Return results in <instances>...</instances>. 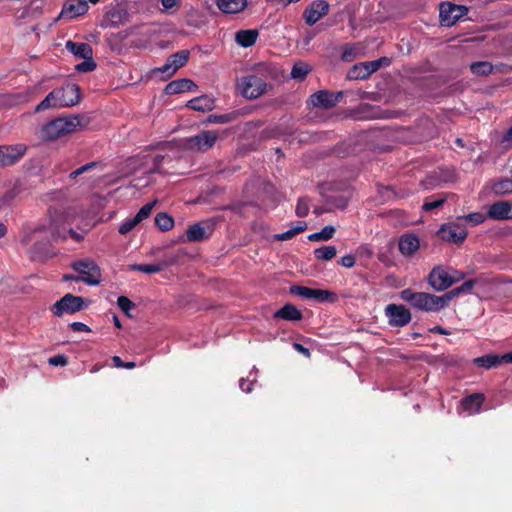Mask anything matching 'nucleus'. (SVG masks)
Here are the masks:
<instances>
[{
    "label": "nucleus",
    "mask_w": 512,
    "mask_h": 512,
    "mask_svg": "<svg viewBox=\"0 0 512 512\" xmlns=\"http://www.w3.org/2000/svg\"><path fill=\"white\" fill-rule=\"evenodd\" d=\"M253 383L254 381H250L248 379H245V378H241L239 380V387L242 391L246 392V393H249L252 391V386H253Z\"/></svg>",
    "instance_id": "nucleus-58"
},
{
    "label": "nucleus",
    "mask_w": 512,
    "mask_h": 512,
    "mask_svg": "<svg viewBox=\"0 0 512 512\" xmlns=\"http://www.w3.org/2000/svg\"><path fill=\"white\" fill-rule=\"evenodd\" d=\"M326 204L331 208L345 209L348 205V197L342 194L328 195L325 200Z\"/></svg>",
    "instance_id": "nucleus-40"
},
{
    "label": "nucleus",
    "mask_w": 512,
    "mask_h": 512,
    "mask_svg": "<svg viewBox=\"0 0 512 512\" xmlns=\"http://www.w3.org/2000/svg\"><path fill=\"white\" fill-rule=\"evenodd\" d=\"M187 107L195 111H210L214 108V101L208 96H200L188 101Z\"/></svg>",
    "instance_id": "nucleus-30"
},
{
    "label": "nucleus",
    "mask_w": 512,
    "mask_h": 512,
    "mask_svg": "<svg viewBox=\"0 0 512 512\" xmlns=\"http://www.w3.org/2000/svg\"><path fill=\"white\" fill-rule=\"evenodd\" d=\"M445 203V198H438L430 201H426L423 204V210L426 212L432 211L434 209H437L441 207Z\"/></svg>",
    "instance_id": "nucleus-52"
},
{
    "label": "nucleus",
    "mask_w": 512,
    "mask_h": 512,
    "mask_svg": "<svg viewBox=\"0 0 512 512\" xmlns=\"http://www.w3.org/2000/svg\"><path fill=\"white\" fill-rule=\"evenodd\" d=\"M294 230V233L300 234L304 232L307 229V223L305 221H298L296 223V226L292 228Z\"/></svg>",
    "instance_id": "nucleus-60"
},
{
    "label": "nucleus",
    "mask_w": 512,
    "mask_h": 512,
    "mask_svg": "<svg viewBox=\"0 0 512 512\" xmlns=\"http://www.w3.org/2000/svg\"><path fill=\"white\" fill-rule=\"evenodd\" d=\"M389 325L403 327L411 321V313L404 305L389 304L385 308Z\"/></svg>",
    "instance_id": "nucleus-11"
},
{
    "label": "nucleus",
    "mask_w": 512,
    "mask_h": 512,
    "mask_svg": "<svg viewBox=\"0 0 512 512\" xmlns=\"http://www.w3.org/2000/svg\"><path fill=\"white\" fill-rule=\"evenodd\" d=\"M337 254L335 246H322L314 250V256L318 260L330 261Z\"/></svg>",
    "instance_id": "nucleus-38"
},
{
    "label": "nucleus",
    "mask_w": 512,
    "mask_h": 512,
    "mask_svg": "<svg viewBox=\"0 0 512 512\" xmlns=\"http://www.w3.org/2000/svg\"><path fill=\"white\" fill-rule=\"evenodd\" d=\"M418 293L419 292H414L410 288H407L401 291L400 296L404 301L409 302L414 307Z\"/></svg>",
    "instance_id": "nucleus-51"
},
{
    "label": "nucleus",
    "mask_w": 512,
    "mask_h": 512,
    "mask_svg": "<svg viewBox=\"0 0 512 512\" xmlns=\"http://www.w3.org/2000/svg\"><path fill=\"white\" fill-rule=\"evenodd\" d=\"M378 62H362L355 64L348 73L350 79L364 80L367 79L377 71Z\"/></svg>",
    "instance_id": "nucleus-22"
},
{
    "label": "nucleus",
    "mask_w": 512,
    "mask_h": 512,
    "mask_svg": "<svg viewBox=\"0 0 512 512\" xmlns=\"http://www.w3.org/2000/svg\"><path fill=\"white\" fill-rule=\"evenodd\" d=\"M27 150L24 144L0 146V166H11L20 161Z\"/></svg>",
    "instance_id": "nucleus-12"
},
{
    "label": "nucleus",
    "mask_w": 512,
    "mask_h": 512,
    "mask_svg": "<svg viewBox=\"0 0 512 512\" xmlns=\"http://www.w3.org/2000/svg\"><path fill=\"white\" fill-rule=\"evenodd\" d=\"M296 234L294 233V230L291 228L283 233L275 234L274 239L277 241H287L295 237Z\"/></svg>",
    "instance_id": "nucleus-56"
},
{
    "label": "nucleus",
    "mask_w": 512,
    "mask_h": 512,
    "mask_svg": "<svg viewBox=\"0 0 512 512\" xmlns=\"http://www.w3.org/2000/svg\"><path fill=\"white\" fill-rule=\"evenodd\" d=\"M452 280H455V283L463 280L466 277V274L464 272L453 270Z\"/></svg>",
    "instance_id": "nucleus-63"
},
{
    "label": "nucleus",
    "mask_w": 512,
    "mask_h": 512,
    "mask_svg": "<svg viewBox=\"0 0 512 512\" xmlns=\"http://www.w3.org/2000/svg\"><path fill=\"white\" fill-rule=\"evenodd\" d=\"M309 69L307 65L304 64H295L291 70V76L294 79L303 80L308 74Z\"/></svg>",
    "instance_id": "nucleus-47"
},
{
    "label": "nucleus",
    "mask_w": 512,
    "mask_h": 512,
    "mask_svg": "<svg viewBox=\"0 0 512 512\" xmlns=\"http://www.w3.org/2000/svg\"><path fill=\"white\" fill-rule=\"evenodd\" d=\"M468 231L465 225L457 222L444 223L437 231V236L441 240L456 245L462 244L467 238Z\"/></svg>",
    "instance_id": "nucleus-8"
},
{
    "label": "nucleus",
    "mask_w": 512,
    "mask_h": 512,
    "mask_svg": "<svg viewBox=\"0 0 512 512\" xmlns=\"http://www.w3.org/2000/svg\"><path fill=\"white\" fill-rule=\"evenodd\" d=\"M98 164H99L98 162H96V161H92V162H89V163H87V164L82 165L81 167H79V170H80V172L83 174V173H85V172H87V171H89V170H91V169L95 168Z\"/></svg>",
    "instance_id": "nucleus-61"
},
{
    "label": "nucleus",
    "mask_w": 512,
    "mask_h": 512,
    "mask_svg": "<svg viewBox=\"0 0 512 512\" xmlns=\"http://www.w3.org/2000/svg\"><path fill=\"white\" fill-rule=\"evenodd\" d=\"M219 10L225 14H236L247 7V0H216Z\"/></svg>",
    "instance_id": "nucleus-26"
},
{
    "label": "nucleus",
    "mask_w": 512,
    "mask_h": 512,
    "mask_svg": "<svg viewBox=\"0 0 512 512\" xmlns=\"http://www.w3.org/2000/svg\"><path fill=\"white\" fill-rule=\"evenodd\" d=\"M473 362L478 367H482L485 369H490L501 365L500 357L499 355L496 354H486L481 357H477L473 360Z\"/></svg>",
    "instance_id": "nucleus-32"
},
{
    "label": "nucleus",
    "mask_w": 512,
    "mask_h": 512,
    "mask_svg": "<svg viewBox=\"0 0 512 512\" xmlns=\"http://www.w3.org/2000/svg\"><path fill=\"white\" fill-rule=\"evenodd\" d=\"M48 362L52 366H66L68 364V357L64 354H58L49 358Z\"/></svg>",
    "instance_id": "nucleus-54"
},
{
    "label": "nucleus",
    "mask_w": 512,
    "mask_h": 512,
    "mask_svg": "<svg viewBox=\"0 0 512 512\" xmlns=\"http://www.w3.org/2000/svg\"><path fill=\"white\" fill-rule=\"evenodd\" d=\"M289 292L292 295L300 296L306 299H313L319 303H333L337 300L336 293L332 291L323 289H313L301 285H292L289 288Z\"/></svg>",
    "instance_id": "nucleus-7"
},
{
    "label": "nucleus",
    "mask_w": 512,
    "mask_h": 512,
    "mask_svg": "<svg viewBox=\"0 0 512 512\" xmlns=\"http://www.w3.org/2000/svg\"><path fill=\"white\" fill-rule=\"evenodd\" d=\"M488 216L484 215L481 212H473L469 213L468 215L464 216V219L469 221L472 225H479L483 223Z\"/></svg>",
    "instance_id": "nucleus-50"
},
{
    "label": "nucleus",
    "mask_w": 512,
    "mask_h": 512,
    "mask_svg": "<svg viewBox=\"0 0 512 512\" xmlns=\"http://www.w3.org/2000/svg\"><path fill=\"white\" fill-rule=\"evenodd\" d=\"M267 82L258 75L248 74L236 80V88L246 99L254 100L267 91Z\"/></svg>",
    "instance_id": "nucleus-2"
},
{
    "label": "nucleus",
    "mask_w": 512,
    "mask_h": 512,
    "mask_svg": "<svg viewBox=\"0 0 512 512\" xmlns=\"http://www.w3.org/2000/svg\"><path fill=\"white\" fill-rule=\"evenodd\" d=\"M155 204L156 201L148 202L140 208V210L135 215V218L138 220L139 223H141L143 220L150 216Z\"/></svg>",
    "instance_id": "nucleus-43"
},
{
    "label": "nucleus",
    "mask_w": 512,
    "mask_h": 512,
    "mask_svg": "<svg viewBox=\"0 0 512 512\" xmlns=\"http://www.w3.org/2000/svg\"><path fill=\"white\" fill-rule=\"evenodd\" d=\"M470 70L477 76H488L493 72V66L488 61H478L470 65Z\"/></svg>",
    "instance_id": "nucleus-36"
},
{
    "label": "nucleus",
    "mask_w": 512,
    "mask_h": 512,
    "mask_svg": "<svg viewBox=\"0 0 512 512\" xmlns=\"http://www.w3.org/2000/svg\"><path fill=\"white\" fill-rule=\"evenodd\" d=\"M58 92L52 90L35 108V112H41L50 108H60Z\"/></svg>",
    "instance_id": "nucleus-31"
},
{
    "label": "nucleus",
    "mask_w": 512,
    "mask_h": 512,
    "mask_svg": "<svg viewBox=\"0 0 512 512\" xmlns=\"http://www.w3.org/2000/svg\"><path fill=\"white\" fill-rule=\"evenodd\" d=\"M89 9L86 0H67L61 10L60 18L74 19L87 13Z\"/></svg>",
    "instance_id": "nucleus-19"
},
{
    "label": "nucleus",
    "mask_w": 512,
    "mask_h": 512,
    "mask_svg": "<svg viewBox=\"0 0 512 512\" xmlns=\"http://www.w3.org/2000/svg\"><path fill=\"white\" fill-rule=\"evenodd\" d=\"M65 48L77 58L81 59L89 58L93 55L92 47L85 42H74L72 40H68L65 44Z\"/></svg>",
    "instance_id": "nucleus-24"
},
{
    "label": "nucleus",
    "mask_w": 512,
    "mask_h": 512,
    "mask_svg": "<svg viewBox=\"0 0 512 512\" xmlns=\"http://www.w3.org/2000/svg\"><path fill=\"white\" fill-rule=\"evenodd\" d=\"M55 90L58 92L59 104L62 107L75 106L80 102V87L75 83H66Z\"/></svg>",
    "instance_id": "nucleus-15"
},
{
    "label": "nucleus",
    "mask_w": 512,
    "mask_h": 512,
    "mask_svg": "<svg viewBox=\"0 0 512 512\" xmlns=\"http://www.w3.org/2000/svg\"><path fill=\"white\" fill-rule=\"evenodd\" d=\"M154 73H161V74H164L165 77L170 78L176 72L174 71V69H172V65H171L170 61L167 59L166 63L162 67L156 68L154 70Z\"/></svg>",
    "instance_id": "nucleus-53"
},
{
    "label": "nucleus",
    "mask_w": 512,
    "mask_h": 512,
    "mask_svg": "<svg viewBox=\"0 0 512 512\" xmlns=\"http://www.w3.org/2000/svg\"><path fill=\"white\" fill-rule=\"evenodd\" d=\"M117 305L123 313L131 317L130 310L135 308V304L126 296H120L117 299Z\"/></svg>",
    "instance_id": "nucleus-44"
},
{
    "label": "nucleus",
    "mask_w": 512,
    "mask_h": 512,
    "mask_svg": "<svg viewBox=\"0 0 512 512\" xmlns=\"http://www.w3.org/2000/svg\"><path fill=\"white\" fill-rule=\"evenodd\" d=\"M467 12L468 9L466 6L444 2L440 6L441 22L445 26H451L455 24Z\"/></svg>",
    "instance_id": "nucleus-14"
},
{
    "label": "nucleus",
    "mask_w": 512,
    "mask_h": 512,
    "mask_svg": "<svg viewBox=\"0 0 512 512\" xmlns=\"http://www.w3.org/2000/svg\"><path fill=\"white\" fill-rule=\"evenodd\" d=\"M420 248V239L413 233H404L398 241L400 253L406 257L413 256Z\"/></svg>",
    "instance_id": "nucleus-20"
},
{
    "label": "nucleus",
    "mask_w": 512,
    "mask_h": 512,
    "mask_svg": "<svg viewBox=\"0 0 512 512\" xmlns=\"http://www.w3.org/2000/svg\"><path fill=\"white\" fill-rule=\"evenodd\" d=\"M258 35L256 29L239 30L236 32L235 41L241 47L248 48L255 44Z\"/></svg>",
    "instance_id": "nucleus-28"
},
{
    "label": "nucleus",
    "mask_w": 512,
    "mask_h": 512,
    "mask_svg": "<svg viewBox=\"0 0 512 512\" xmlns=\"http://www.w3.org/2000/svg\"><path fill=\"white\" fill-rule=\"evenodd\" d=\"M485 401V396L482 393H473L464 397L461 405L465 411L474 413L479 411L480 407Z\"/></svg>",
    "instance_id": "nucleus-27"
},
{
    "label": "nucleus",
    "mask_w": 512,
    "mask_h": 512,
    "mask_svg": "<svg viewBox=\"0 0 512 512\" xmlns=\"http://www.w3.org/2000/svg\"><path fill=\"white\" fill-rule=\"evenodd\" d=\"M190 52L189 50H180L168 57V60L170 61L172 65V69H174L175 72H177L178 69L183 67L189 60Z\"/></svg>",
    "instance_id": "nucleus-33"
},
{
    "label": "nucleus",
    "mask_w": 512,
    "mask_h": 512,
    "mask_svg": "<svg viewBox=\"0 0 512 512\" xmlns=\"http://www.w3.org/2000/svg\"><path fill=\"white\" fill-rule=\"evenodd\" d=\"M84 308L85 300L83 297L67 293L52 305L51 311L55 316L61 317L64 314H74Z\"/></svg>",
    "instance_id": "nucleus-6"
},
{
    "label": "nucleus",
    "mask_w": 512,
    "mask_h": 512,
    "mask_svg": "<svg viewBox=\"0 0 512 512\" xmlns=\"http://www.w3.org/2000/svg\"><path fill=\"white\" fill-rule=\"evenodd\" d=\"M500 357V363H512V351L505 353L503 355H499Z\"/></svg>",
    "instance_id": "nucleus-64"
},
{
    "label": "nucleus",
    "mask_w": 512,
    "mask_h": 512,
    "mask_svg": "<svg viewBox=\"0 0 512 512\" xmlns=\"http://www.w3.org/2000/svg\"><path fill=\"white\" fill-rule=\"evenodd\" d=\"M129 19L127 9L121 5H109L106 7L101 27L103 28H118L125 24Z\"/></svg>",
    "instance_id": "nucleus-9"
},
{
    "label": "nucleus",
    "mask_w": 512,
    "mask_h": 512,
    "mask_svg": "<svg viewBox=\"0 0 512 512\" xmlns=\"http://www.w3.org/2000/svg\"><path fill=\"white\" fill-rule=\"evenodd\" d=\"M214 231V222L208 220L204 223H196L186 231L187 240L190 242H201L208 239Z\"/></svg>",
    "instance_id": "nucleus-18"
},
{
    "label": "nucleus",
    "mask_w": 512,
    "mask_h": 512,
    "mask_svg": "<svg viewBox=\"0 0 512 512\" xmlns=\"http://www.w3.org/2000/svg\"><path fill=\"white\" fill-rule=\"evenodd\" d=\"M130 268L133 271H140L147 274L158 273L163 269L160 264H133Z\"/></svg>",
    "instance_id": "nucleus-41"
},
{
    "label": "nucleus",
    "mask_w": 512,
    "mask_h": 512,
    "mask_svg": "<svg viewBox=\"0 0 512 512\" xmlns=\"http://www.w3.org/2000/svg\"><path fill=\"white\" fill-rule=\"evenodd\" d=\"M235 119L234 113H227V114H211L207 117L206 122L208 123H230Z\"/></svg>",
    "instance_id": "nucleus-42"
},
{
    "label": "nucleus",
    "mask_w": 512,
    "mask_h": 512,
    "mask_svg": "<svg viewBox=\"0 0 512 512\" xmlns=\"http://www.w3.org/2000/svg\"><path fill=\"white\" fill-rule=\"evenodd\" d=\"M70 328L74 331V332H90L91 329L89 328V326H87L86 324L82 323V322H72L70 324Z\"/></svg>",
    "instance_id": "nucleus-57"
},
{
    "label": "nucleus",
    "mask_w": 512,
    "mask_h": 512,
    "mask_svg": "<svg viewBox=\"0 0 512 512\" xmlns=\"http://www.w3.org/2000/svg\"><path fill=\"white\" fill-rule=\"evenodd\" d=\"M218 137L217 131L204 130L197 135L186 138L184 147L194 152H207L215 145Z\"/></svg>",
    "instance_id": "nucleus-5"
},
{
    "label": "nucleus",
    "mask_w": 512,
    "mask_h": 512,
    "mask_svg": "<svg viewBox=\"0 0 512 512\" xmlns=\"http://www.w3.org/2000/svg\"><path fill=\"white\" fill-rule=\"evenodd\" d=\"M197 85L190 79L182 78L168 83L164 89L167 95H175L184 92L194 91Z\"/></svg>",
    "instance_id": "nucleus-23"
},
{
    "label": "nucleus",
    "mask_w": 512,
    "mask_h": 512,
    "mask_svg": "<svg viewBox=\"0 0 512 512\" xmlns=\"http://www.w3.org/2000/svg\"><path fill=\"white\" fill-rule=\"evenodd\" d=\"M295 213L298 217H301V218L306 217L308 215L309 205H308V201L305 198L298 199Z\"/></svg>",
    "instance_id": "nucleus-49"
},
{
    "label": "nucleus",
    "mask_w": 512,
    "mask_h": 512,
    "mask_svg": "<svg viewBox=\"0 0 512 512\" xmlns=\"http://www.w3.org/2000/svg\"><path fill=\"white\" fill-rule=\"evenodd\" d=\"M130 35V30L120 31L118 33H111L107 37V43L112 51L120 52L121 42Z\"/></svg>",
    "instance_id": "nucleus-34"
},
{
    "label": "nucleus",
    "mask_w": 512,
    "mask_h": 512,
    "mask_svg": "<svg viewBox=\"0 0 512 512\" xmlns=\"http://www.w3.org/2000/svg\"><path fill=\"white\" fill-rule=\"evenodd\" d=\"M85 117L81 115H70L68 117H58L51 120L41 128V138L46 141L56 140L66 134L83 128L87 125Z\"/></svg>",
    "instance_id": "nucleus-1"
},
{
    "label": "nucleus",
    "mask_w": 512,
    "mask_h": 512,
    "mask_svg": "<svg viewBox=\"0 0 512 512\" xmlns=\"http://www.w3.org/2000/svg\"><path fill=\"white\" fill-rule=\"evenodd\" d=\"M429 285L437 291H444L455 284L452 275L441 266L434 267L428 275Z\"/></svg>",
    "instance_id": "nucleus-13"
},
{
    "label": "nucleus",
    "mask_w": 512,
    "mask_h": 512,
    "mask_svg": "<svg viewBox=\"0 0 512 512\" xmlns=\"http://www.w3.org/2000/svg\"><path fill=\"white\" fill-rule=\"evenodd\" d=\"M335 228L331 225L325 226L321 231L312 233L308 236V240L313 242L328 241L333 238Z\"/></svg>",
    "instance_id": "nucleus-39"
},
{
    "label": "nucleus",
    "mask_w": 512,
    "mask_h": 512,
    "mask_svg": "<svg viewBox=\"0 0 512 512\" xmlns=\"http://www.w3.org/2000/svg\"><path fill=\"white\" fill-rule=\"evenodd\" d=\"M139 224L138 220L135 218L126 219L123 221V223L119 226V233L120 234H127L131 230H133L137 225Z\"/></svg>",
    "instance_id": "nucleus-48"
},
{
    "label": "nucleus",
    "mask_w": 512,
    "mask_h": 512,
    "mask_svg": "<svg viewBox=\"0 0 512 512\" xmlns=\"http://www.w3.org/2000/svg\"><path fill=\"white\" fill-rule=\"evenodd\" d=\"M492 191L496 195H506L512 193V179L502 178L495 182L492 186Z\"/></svg>",
    "instance_id": "nucleus-37"
},
{
    "label": "nucleus",
    "mask_w": 512,
    "mask_h": 512,
    "mask_svg": "<svg viewBox=\"0 0 512 512\" xmlns=\"http://www.w3.org/2000/svg\"><path fill=\"white\" fill-rule=\"evenodd\" d=\"M477 282H478V279H469V280L465 281L462 285L445 293L444 295H445L447 304L449 305L450 301L453 298H455L461 294H470L472 292L473 287L475 286V284Z\"/></svg>",
    "instance_id": "nucleus-29"
},
{
    "label": "nucleus",
    "mask_w": 512,
    "mask_h": 512,
    "mask_svg": "<svg viewBox=\"0 0 512 512\" xmlns=\"http://www.w3.org/2000/svg\"><path fill=\"white\" fill-rule=\"evenodd\" d=\"M156 226L163 232L169 231L174 227V219L165 212H160L155 216Z\"/></svg>",
    "instance_id": "nucleus-35"
},
{
    "label": "nucleus",
    "mask_w": 512,
    "mask_h": 512,
    "mask_svg": "<svg viewBox=\"0 0 512 512\" xmlns=\"http://www.w3.org/2000/svg\"><path fill=\"white\" fill-rule=\"evenodd\" d=\"M355 262V256L352 254L343 256L339 261V263L345 268H352L355 265Z\"/></svg>",
    "instance_id": "nucleus-55"
},
{
    "label": "nucleus",
    "mask_w": 512,
    "mask_h": 512,
    "mask_svg": "<svg viewBox=\"0 0 512 512\" xmlns=\"http://www.w3.org/2000/svg\"><path fill=\"white\" fill-rule=\"evenodd\" d=\"M71 268L80 274L81 282L91 286L100 284L102 278L101 269L93 259L84 258L73 261Z\"/></svg>",
    "instance_id": "nucleus-3"
},
{
    "label": "nucleus",
    "mask_w": 512,
    "mask_h": 512,
    "mask_svg": "<svg viewBox=\"0 0 512 512\" xmlns=\"http://www.w3.org/2000/svg\"><path fill=\"white\" fill-rule=\"evenodd\" d=\"M96 66H97L96 63L93 60V55H91L89 58H84V61L77 64L75 66V68L78 72L86 73V72H91V71L95 70Z\"/></svg>",
    "instance_id": "nucleus-45"
},
{
    "label": "nucleus",
    "mask_w": 512,
    "mask_h": 512,
    "mask_svg": "<svg viewBox=\"0 0 512 512\" xmlns=\"http://www.w3.org/2000/svg\"><path fill=\"white\" fill-rule=\"evenodd\" d=\"M329 13V4L326 0L313 1L303 12V19L309 26L316 24Z\"/></svg>",
    "instance_id": "nucleus-17"
},
{
    "label": "nucleus",
    "mask_w": 512,
    "mask_h": 512,
    "mask_svg": "<svg viewBox=\"0 0 512 512\" xmlns=\"http://www.w3.org/2000/svg\"><path fill=\"white\" fill-rule=\"evenodd\" d=\"M445 295L437 296L434 294L419 292L414 307L425 312H437L447 307Z\"/></svg>",
    "instance_id": "nucleus-10"
},
{
    "label": "nucleus",
    "mask_w": 512,
    "mask_h": 512,
    "mask_svg": "<svg viewBox=\"0 0 512 512\" xmlns=\"http://www.w3.org/2000/svg\"><path fill=\"white\" fill-rule=\"evenodd\" d=\"M429 332L435 333V334H441V335H449L450 332L443 328L442 326H434L433 328L429 329Z\"/></svg>",
    "instance_id": "nucleus-62"
},
{
    "label": "nucleus",
    "mask_w": 512,
    "mask_h": 512,
    "mask_svg": "<svg viewBox=\"0 0 512 512\" xmlns=\"http://www.w3.org/2000/svg\"><path fill=\"white\" fill-rule=\"evenodd\" d=\"M34 234H43L42 240L37 241L30 249L31 259L34 261L44 262L53 257L51 250V239L55 237L54 232L41 226L34 230Z\"/></svg>",
    "instance_id": "nucleus-4"
},
{
    "label": "nucleus",
    "mask_w": 512,
    "mask_h": 512,
    "mask_svg": "<svg viewBox=\"0 0 512 512\" xmlns=\"http://www.w3.org/2000/svg\"><path fill=\"white\" fill-rule=\"evenodd\" d=\"M343 98V92L332 93L327 90H320L313 93L309 101L313 107L330 109L334 107Z\"/></svg>",
    "instance_id": "nucleus-16"
},
{
    "label": "nucleus",
    "mask_w": 512,
    "mask_h": 512,
    "mask_svg": "<svg viewBox=\"0 0 512 512\" xmlns=\"http://www.w3.org/2000/svg\"><path fill=\"white\" fill-rule=\"evenodd\" d=\"M357 51L354 45L345 44L342 48L341 59L345 62H351L356 58Z\"/></svg>",
    "instance_id": "nucleus-46"
},
{
    "label": "nucleus",
    "mask_w": 512,
    "mask_h": 512,
    "mask_svg": "<svg viewBox=\"0 0 512 512\" xmlns=\"http://www.w3.org/2000/svg\"><path fill=\"white\" fill-rule=\"evenodd\" d=\"M487 216L493 220L512 219V202L497 201L493 203L487 211Z\"/></svg>",
    "instance_id": "nucleus-21"
},
{
    "label": "nucleus",
    "mask_w": 512,
    "mask_h": 512,
    "mask_svg": "<svg viewBox=\"0 0 512 512\" xmlns=\"http://www.w3.org/2000/svg\"><path fill=\"white\" fill-rule=\"evenodd\" d=\"M274 318L287 321H300L303 318V314L296 306L288 303L274 313Z\"/></svg>",
    "instance_id": "nucleus-25"
},
{
    "label": "nucleus",
    "mask_w": 512,
    "mask_h": 512,
    "mask_svg": "<svg viewBox=\"0 0 512 512\" xmlns=\"http://www.w3.org/2000/svg\"><path fill=\"white\" fill-rule=\"evenodd\" d=\"M294 349L304 355L305 357H310V351L308 348L304 347L302 344L294 343L293 344Z\"/></svg>",
    "instance_id": "nucleus-59"
}]
</instances>
